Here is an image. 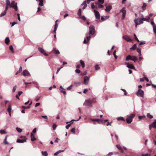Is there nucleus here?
I'll return each instance as SVG.
<instances>
[{"label": "nucleus", "instance_id": "nucleus-1", "mask_svg": "<svg viewBox=\"0 0 156 156\" xmlns=\"http://www.w3.org/2000/svg\"><path fill=\"white\" fill-rule=\"evenodd\" d=\"M135 117V115L134 114H131L129 116H127L126 119L127 123L128 124L131 123L133 119Z\"/></svg>", "mask_w": 156, "mask_h": 156}, {"label": "nucleus", "instance_id": "nucleus-2", "mask_svg": "<svg viewBox=\"0 0 156 156\" xmlns=\"http://www.w3.org/2000/svg\"><path fill=\"white\" fill-rule=\"evenodd\" d=\"M9 7L13 8L16 11H17L18 10L17 3L14 1H13L11 2Z\"/></svg>", "mask_w": 156, "mask_h": 156}, {"label": "nucleus", "instance_id": "nucleus-3", "mask_svg": "<svg viewBox=\"0 0 156 156\" xmlns=\"http://www.w3.org/2000/svg\"><path fill=\"white\" fill-rule=\"evenodd\" d=\"M89 35H93L95 32V27L94 26L90 25L89 27Z\"/></svg>", "mask_w": 156, "mask_h": 156}, {"label": "nucleus", "instance_id": "nucleus-4", "mask_svg": "<svg viewBox=\"0 0 156 156\" xmlns=\"http://www.w3.org/2000/svg\"><path fill=\"white\" fill-rule=\"evenodd\" d=\"M134 22L136 24V27L137 25H140L143 23L142 19H139L138 18L134 20Z\"/></svg>", "mask_w": 156, "mask_h": 156}, {"label": "nucleus", "instance_id": "nucleus-5", "mask_svg": "<svg viewBox=\"0 0 156 156\" xmlns=\"http://www.w3.org/2000/svg\"><path fill=\"white\" fill-rule=\"evenodd\" d=\"M83 105L84 106H87L88 107L92 106V103L90 101L89 99L86 100L84 103Z\"/></svg>", "mask_w": 156, "mask_h": 156}, {"label": "nucleus", "instance_id": "nucleus-6", "mask_svg": "<svg viewBox=\"0 0 156 156\" xmlns=\"http://www.w3.org/2000/svg\"><path fill=\"white\" fill-rule=\"evenodd\" d=\"M125 8L123 7L122 9L120 10V12H122V19H124L125 17L126 14V11L125 10Z\"/></svg>", "mask_w": 156, "mask_h": 156}, {"label": "nucleus", "instance_id": "nucleus-7", "mask_svg": "<svg viewBox=\"0 0 156 156\" xmlns=\"http://www.w3.org/2000/svg\"><path fill=\"white\" fill-rule=\"evenodd\" d=\"M144 92L140 89H139L136 94L138 96H140L143 97L144 96Z\"/></svg>", "mask_w": 156, "mask_h": 156}, {"label": "nucleus", "instance_id": "nucleus-8", "mask_svg": "<svg viewBox=\"0 0 156 156\" xmlns=\"http://www.w3.org/2000/svg\"><path fill=\"white\" fill-rule=\"evenodd\" d=\"M38 49L40 52L43 54L44 55L46 56H48V55L45 52V51L42 48L39 47L38 48Z\"/></svg>", "mask_w": 156, "mask_h": 156}, {"label": "nucleus", "instance_id": "nucleus-9", "mask_svg": "<svg viewBox=\"0 0 156 156\" xmlns=\"http://www.w3.org/2000/svg\"><path fill=\"white\" fill-rule=\"evenodd\" d=\"M95 17L97 19H99L100 18V16L99 12L96 10H94Z\"/></svg>", "mask_w": 156, "mask_h": 156}, {"label": "nucleus", "instance_id": "nucleus-10", "mask_svg": "<svg viewBox=\"0 0 156 156\" xmlns=\"http://www.w3.org/2000/svg\"><path fill=\"white\" fill-rule=\"evenodd\" d=\"M89 77L87 76H85L84 78V83L86 85H87L88 83V81L89 80Z\"/></svg>", "mask_w": 156, "mask_h": 156}, {"label": "nucleus", "instance_id": "nucleus-11", "mask_svg": "<svg viewBox=\"0 0 156 156\" xmlns=\"http://www.w3.org/2000/svg\"><path fill=\"white\" fill-rule=\"evenodd\" d=\"M23 75L25 76H29L30 75L28 71L26 69L24 70L23 72Z\"/></svg>", "mask_w": 156, "mask_h": 156}, {"label": "nucleus", "instance_id": "nucleus-12", "mask_svg": "<svg viewBox=\"0 0 156 156\" xmlns=\"http://www.w3.org/2000/svg\"><path fill=\"white\" fill-rule=\"evenodd\" d=\"M6 7H5L6 10H8V8H9V6L10 7V5L11 4V3H10V2L9 0H6Z\"/></svg>", "mask_w": 156, "mask_h": 156}, {"label": "nucleus", "instance_id": "nucleus-13", "mask_svg": "<svg viewBox=\"0 0 156 156\" xmlns=\"http://www.w3.org/2000/svg\"><path fill=\"white\" fill-rule=\"evenodd\" d=\"M123 38L125 40H126V41H128L131 42L132 41V40L131 39L127 36H124L123 37Z\"/></svg>", "mask_w": 156, "mask_h": 156}, {"label": "nucleus", "instance_id": "nucleus-14", "mask_svg": "<svg viewBox=\"0 0 156 156\" xmlns=\"http://www.w3.org/2000/svg\"><path fill=\"white\" fill-rule=\"evenodd\" d=\"M76 120H74V119H73L70 122H66V124H68L69 123H71L69 124L68 125H66V128L67 129H68L69 128L70 126L71 125V124L72 123H73V122H72V121H76Z\"/></svg>", "mask_w": 156, "mask_h": 156}, {"label": "nucleus", "instance_id": "nucleus-15", "mask_svg": "<svg viewBox=\"0 0 156 156\" xmlns=\"http://www.w3.org/2000/svg\"><path fill=\"white\" fill-rule=\"evenodd\" d=\"M81 5H83V9H85L87 6V1H85L82 3L81 4Z\"/></svg>", "mask_w": 156, "mask_h": 156}, {"label": "nucleus", "instance_id": "nucleus-16", "mask_svg": "<svg viewBox=\"0 0 156 156\" xmlns=\"http://www.w3.org/2000/svg\"><path fill=\"white\" fill-rule=\"evenodd\" d=\"M52 51L56 55L59 54L60 53L59 51L58 50H57L55 48L53 49Z\"/></svg>", "mask_w": 156, "mask_h": 156}, {"label": "nucleus", "instance_id": "nucleus-17", "mask_svg": "<svg viewBox=\"0 0 156 156\" xmlns=\"http://www.w3.org/2000/svg\"><path fill=\"white\" fill-rule=\"evenodd\" d=\"M26 142V140H25V139L21 140L20 139H18L16 140V142L19 143H23Z\"/></svg>", "mask_w": 156, "mask_h": 156}, {"label": "nucleus", "instance_id": "nucleus-18", "mask_svg": "<svg viewBox=\"0 0 156 156\" xmlns=\"http://www.w3.org/2000/svg\"><path fill=\"white\" fill-rule=\"evenodd\" d=\"M112 9V6L110 5H108L106 7L105 10L107 12H109L110 10Z\"/></svg>", "mask_w": 156, "mask_h": 156}, {"label": "nucleus", "instance_id": "nucleus-19", "mask_svg": "<svg viewBox=\"0 0 156 156\" xmlns=\"http://www.w3.org/2000/svg\"><path fill=\"white\" fill-rule=\"evenodd\" d=\"M116 147L120 150L122 153H123L124 151L122 148L121 147V146L119 145H116Z\"/></svg>", "mask_w": 156, "mask_h": 156}, {"label": "nucleus", "instance_id": "nucleus-20", "mask_svg": "<svg viewBox=\"0 0 156 156\" xmlns=\"http://www.w3.org/2000/svg\"><path fill=\"white\" fill-rule=\"evenodd\" d=\"M109 16H102L101 17V20L102 21H104L105 20H107L109 18Z\"/></svg>", "mask_w": 156, "mask_h": 156}, {"label": "nucleus", "instance_id": "nucleus-21", "mask_svg": "<svg viewBox=\"0 0 156 156\" xmlns=\"http://www.w3.org/2000/svg\"><path fill=\"white\" fill-rule=\"evenodd\" d=\"M31 140L32 141H34L36 140V139L34 135L32 133H31Z\"/></svg>", "mask_w": 156, "mask_h": 156}, {"label": "nucleus", "instance_id": "nucleus-22", "mask_svg": "<svg viewBox=\"0 0 156 156\" xmlns=\"http://www.w3.org/2000/svg\"><path fill=\"white\" fill-rule=\"evenodd\" d=\"M126 66L128 68L134 69L135 70L134 66L132 64H129L128 65H127Z\"/></svg>", "mask_w": 156, "mask_h": 156}, {"label": "nucleus", "instance_id": "nucleus-23", "mask_svg": "<svg viewBox=\"0 0 156 156\" xmlns=\"http://www.w3.org/2000/svg\"><path fill=\"white\" fill-rule=\"evenodd\" d=\"M36 1H39V5L41 6H42L43 5V0H36Z\"/></svg>", "mask_w": 156, "mask_h": 156}, {"label": "nucleus", "instance_id": "nucleus-24", "mask_svg": "<svg viewBox=\"0 0 156 156\" xmlns=\"http://www.w3.org/2000/svg\"><path fill=\"white\" fill-rule=\"evenodd\" d=\"M58 27V24L57 23H55V25L54 30L53 31V33H55V34L56 33V30L57 29Z\"/></svg>", "mask_w": 156, "mask_h": 156}, {"label": "nucleus", "instance_id": "nucleus-25", "mask_svg": "<svg viewBox=\"0 0 156 156\" xmlns=\"http://www.w3.org/2000/svg\"><path fill=\"white\" fill-rule=\"evenodd\" d=\"M136 48V44H134L132 46V47L130 48L131 50H134Z\"/></svg>", "mask_w": 156, "mask_h": 156}, {"label": "nucleus", "instance_id": "nucleus-26", "mask_svg": "<svg viewBox=\"0 0 156 156\" xmlns=\"http://www.w3.org/2000/svg\"><path fill=\"white\" fill-rule=\"evenodd\" d=\"M104 0H98V2H96L95 3L96 4H103L104 3Z\"/></svg>", "mask_w": 156, "mask_h": 156}, {"label": "nucleus", "instance_id": "nucleus-27", "mask_svg": "<svg viewBox=\"0 0 156 156\" xmlns=\"http://www.w3.org/2000/svg\"><path fill=\"white\" fill-rule=\"evenodd\" d=\"M7 10H6V8H5V10L4 11V12L2 13L0 15V17H2L3 16H4L6 13V12Z\"/></svg>", "mask_w": 156, "mask_h": 156}, {"label": "nucleus", "instance_id": "nucleus-28", "mask_svg": "<svg viewBox=\"0 0 156 156\" xmlns=\"http://www.w3.org/2000/svg\"><path fill=\"white\" fill-rule=\"evenodd\" d=\"M22 70V68L21 66H20L19 70H18L16 73V75H17L18 74L20 73Z\"/></svg>", "mask_w": 156, "mask_h": 156}, {"label": "nucleus", "instance_id": "nucleus-29", "mask_svg": "<svg viewBox=\"0 0 156 156\" xmlns=\"http://www.w3.org/2000/svg\"><path fill=\"white\" fill-rule=\"evenodd\" d=\"M91 102L92 103V104L93 103H95L96 102V98H93L92 99H89Z\"/></svg>", "mask_w": 156, "mask_h": 156}, {"label": "nucleus", "instance_id": "nucleus-30", "mask_svg": "<svg viewBox=\"0 0 156 156\" xmlns=\"http://www.w3.org/2000/svg\"><path fill=\"white\" fill-rule=\"evenodd\" d=\"M11 106L10 104H9L8 106V108L7 109V111L8 112H11Z\"/></svg>", "mask_w": 156, "mask_h": 156}, {"label": "nucleus", "instance_id": "nucleus-31", "mask_svg": "<svg viewBox=\"0 0 156 156\" xmlns=\"http://www.w3.org/2000/svg\"><path fill=\"white\" fill-rule=\"evenodd\" d=\"M7 137H8V136L6 135L5 136V138L4 139V140L3 143H4V144L5 145L7 144H8V142L7 141Z\"/></svg>", "mask_w": 156, "mask_h": 156}, {"label": "nucleus", "instance_id": "nucleus-32", "mask_svg": "<svg viewBox=\"0 0 156 156\" xmlns=\"http://www.w3.org/2000/svg\"><path fill=\"white\" fill-rule=\"evenodd\" d=\"M152 125L153 128L156 129V120L152 123Z\"/></svg>", "mask_w": 156, "mask_h": 156}, {"label": "nucleus", "instance_id": "nucleus-33", "mask_svg": "<svg viewBox=\"0 0 156 156\" xmlns=\"http://www.w3.org/2000/svg\"><path fill=\"white\" fill-rule=\"evenodd\" d=\"M64 151V150H62H62H59V151H57V152H56V153H55L54 154V155L55 156L57 155L60 153L62 152H63Z\"/></svg>", "mask_w": 156, "mask_h": 156}, {"label": "nucleus", "instance_id": "nucleus-34", "mask_svg": "<svg viewBox=\"0 0 156 156\" xmlns=\"http://www.w3.org/2000/svg\"><path fill=\"white\" fill-rule=\"evenodd\" d=\"M117 120L119 121L120 120H122L123 121H125V119L123 117H120L118 118Z\"/></svg>", "mask_w": 156, "mask_h": 156}, {"label": "nucleus", "instance_id": "nucleus-35", "mask_svg": "<svg viewBox=\"0 0 156 156\" xmlns=\"http://www.w3.org/2000/svg\"><path fill=\"white\" fill-rule=\"evenodd\" d=\"M81 9H79L78 12L77 14L80 18V17L81 16Z\"/></svg>", "mask_w": 156, "mask_h": 156}, {"label": "nucleus", "instance_id": "nucleus-36", "mask_svg": "<svg viewBox=\"0 0 156 156\" xmlns=\"http://www.w3.org/2000/svg\"><path fill=\"white\" fill-rule=\"evenodd\" d=\"M98 5V6L96 7V8H102L104 7V6L103 5L99 4H97Z\"/></svg>", "mask_w": 156, "mask_h": 156}, {"label": "nucleus", "instance_id": "nucleus-37", "mask_svg": "<svg viewBox=\"0 0 156 156\" xmlns=\"http://www.w3.org/2000/svg\"><path fill=\"white\" fill-rule=\"evenodd\" d=\"M131 60L133 61L134 62L137 60V58L136 56H132Z\"/></svg>", "mask_w": 156, "mask_h": 156}, {"label": "nucleus", "instance_id": "nucleus-38", "mask_svg": "<svg viewBox=\"0 0 156 156\" xmlns=\"http://www.w3.org/2000/svg\"><path fill=\"white\" fill-rule=\"evenodd\" d=\"M10 41L9 39V37H7L5 40V43L6 44H8Z\"/></svg>", "mask_w": 156, "mask_h": 156}, {"label": "nucleus", "instance_id": "nucleus-39", "mask_svg": "<svg viewBox=\"0 0 156 156\" xmlns=\"http://www.w3.org/2000/svg\"><path fill=\"white\" fill-rule=\"evenodd\" d=\"M132 56L130 55H128L127 56L126 58V60L127 61H128L129 60H131V59Z\"/></svg>", "mask_w": 156, "mask_h": 156}, {"label": "nucleus", "instance_id": "nucleus-40", "mask_svg": "<svg viewBox=\"0 0 156 156\" xmlns=\"http://www.w3.org/2000/svg\"><path fill=\"white\" fill-rule=\"evenodd\" d=\"M80 63L81 65H82V67L84 68L85 66V64L84 63V62L82 60H80Z\"/></svg>", "mask_w": 156, "mask_h": 156}, {"label": "nucleus", "instance_id": "nucleus-41", "mask_svg": "<svg viewBox=\"0 0 156 156\" xmlns=\"http://www.w3.org/2000/svg\"><path fill=\"white\" fill-rule=\"evenodd\" d=\"M41 153L42 154L45 156H47L48 155V154L47 152L45 151H42Z\"/></svg>", "mask_w": 156, "mask_h": 156}, {"label": "nucleus", "instance_id": "nucleus-42", "mask_svg": "<svg viewBox=\"0 0 156 156\" xmlns=\"http://www.w3.org/2000/svg\"><path fill=\"white\" fill-rule=\"evenodd\" d=\"M147 116L148 118H149V119H152L153 118V116L152 115H151L149 113H147Z\"/></svg>", "mask_w": 156, "mask_h": 156}, {"label": "nucleus", "instance_id": "nucleus-43", "mask_svg": "<svg viewBox=\"0 0 156 156\" xmlns=\"http://www.w3.org/2000/svg\"><path fill=\"white\" fill-rule=\"evenodd\" d=\"M147 6V5L145 3H144L143 5L142 6V8L143 10H145V9L146 7Z\"/></svg>", "mask_w": 156, "mask_h": 156}, {"label": "nucleus", "instance_id": "nucleus-44", "mask_svg": "<svg viewBox=\"0 0 156 156\" xmlns=\"http://www.w3.org/2000/svg\"><path fill=\"white\" fill-rule=\"evenodd\" d=\"M9 48L10 50L13 53L14 51H13V47L12 45H10L9 47Z\"/></svg>", "mask_w": 156, "mask_h": 156}, {"label": "nucleus", "instance_id": "nucleus-45", "mask_svg": "<svg viewBox=\"0 0 156 156\" xmlns=\"http://www.w3.org/2000/svg\"><path fill=\"white\" fill-rule=\"evenodd\" d=\"M16 129L17 131L18 132H19V133L21 132L22 131V129H20V128H18V127H17L16 128Z\"/></svg>", "mask_w": 156, "mask_h": 156}, {"label": "nucleus", "instance_id": "nucleus-46", "mask_svg": "<svg viewBox=\"0 0 156 156\" xmlns=\"http://www.w3.org/2000/svg\"><path fill=\"white\" fill-rule=\"evenodd\" d=\"M0 133L2 134H6V132L4 130L2 129L0 131Z\"/></svg>", "mask_w": 156, "mask_h": 156}, {"label": "nucleus", "instance_id": "nucleus-47", "mask_svg": "<svg viewBox=\"0 0 156 156\" xmlns=\"http://www.w3.org/2000/svg\"><path fill=\"white\" fill-rule=\"evenodd\" d=\"M91 120L93 122H99L100 121V120L98 119H92Z\"/></svg>", "mask_w": 156, "mask_h": 156}, {"label": "nucleus", "instance_id": "nucleus-48", "mask_svg": "<svg viewBox=\"0 0 156 156\" xmlns=\"http://www.w3.org/2000/svg\"><path fill=\"white\" fill-rule=\"evenodd\" d=\"M153 29L154 33L156 34V26H153Z\"/></svg>", "mask_w": 156, "mask_h": 156}, {"label": "nucleus", "instance_id": "nucleus-49", "mask_svg": "<svg viewBox=\"0 0 156 156\" xmlns=\"http://www.w3.org/2000/svg\"><path fill=\"white\" fill-rule=\"evenodd\" d=\"M115 53H116V51L115 50V51H114V52H113V55H114V56L115 57V59H117V56L116 55Z\"/></svg>", "mask_w": 156, "mask_h": 156}, {"label": "nucleus", "instance_id": "nucleus-50", "mask_svg": "<svg viewBox=\"0 0 156 156\" xmlns=\"http://www.w3.org/2000/svg\"><path fill=\"white\" fill-rule=\"evenodd\" d=\"M113 154V153L112 152H109L107 154L105 155V156H112Z\"/></svg>", "mask_w": 156, "mask_h": 156}, {"label": "nucleus", "instance_id": "nucleus-51", "mask_svg": "<svg viewBox=\"0 0 156 156\" xmlns=\"http://www.w3.org/2000/svg\"><path fill=\"white\" fill-rule=\"evenodd\" d=\"M95 69L96 70H98L100 69V67L98 66V65H97L95 66Z\"/></svg>", "mask_w": 156, "mask_h": 156}, {"label": "nucleus", "instance_id": "nucleus-52", "mask_svg": "<svg viewBox=\"0 0 156 156\" xmlns=\"http://www.w3.org/2000/svg\"><path fill=\"white\" fill-rule=\"evenodd\" d=\"M134 37L135 40H136L138 42H139L140 41H139V40L137 38V37H136V35L135 34H134Z\"/></svg>", "mask_w": 156, "mask_h": 156}, {"label": "nucleus", "instance_id": "nucleus-53", "mask_svg": "<svg viewBox=\"0 0 156 156\" xmlns=\"http://www.w3.org/2000/svg\"><path fill=\"white\" fill-rule=\"evenodd\" d=\"M80 18H81L83 20L85 21L86 20V18L84 16H82L80 17Z\"/></svg>", "mask_w": 156, "mask_h": 156}, {"label": "nucleus", "instance_id": "nucleus-54", "mask_svg": "<svg viewBox=\"0 0 156 156\" xmlns=\"http://www.w3.org/2000/svg\"><path fill=\"white\" fill-rule=\"evenodd\" d=\"M75 128H72V129L71 130V131L72 133H75Z\"/></svg>", "mask_w": 156, "mask_h": 156}, {"label": "nucleus", "instance_id": "nucleus-55", "mask_svg": "<svg viewBox=\"0 0 156 156\" xmlns=\"http://www.w3.org/2000/svg\"><path fill=\"white\" fill-rule=\"evenodd\" d=\"M16 89V86H15L14 87H13V89H12V91L13 92H15Z\"/></svg>", "mask_w": 156, "mask_h": 156}, {"label": "nucleus", "instance_id": "nucleus-56", "mask_svg": "<svg viewBox=\"0 0 156 156\" xmlns=\"http://www.w3.org/2000/svg\"><path fill=\"white\" fill-rule=\"evenodd\" d=\"M121 90L124 92V94L125 95H126L127 94V92L125 90L123 89H121Z\"/></svg>", "mask_w": 156, "mask_h": 156}, {"label": "nucleus", "instance_id": "nucleus-57", "mask_svg": "<svg viewBox=\"0 0 156 156\" xmlns=\"http://www.w3.org/2000/svg\"><path fill=\"white\" fill-rule=\"evenodd\" d=\"M91 8H92V9H94L95 8H96V7H95L94 4L93 3H92L91 4Z\"/></svg>", "mask_w": 156, "mask_h": 156}, {"label": "nucleus", "instance_id": "nucleus-58", "mask_svg": "<svg viewBox=\"0 0 156 156\" xmlns=\"http://www.w3.org/2000/svg\"><path fill=\"white\" fill-rule=\"evenodd\" d=\"M73 86L72 85H70V86H69V87H68L67 89V90H70L72 89V87Z\"/></svg>", "mask_w": 156, "mask_h": 156}, {"label": "nucleus", "instance_id": "nucleus-59", "mask_svg": "<svg viewBox=\"0 0 156 156\" xmlns=\"http://www.w3.org/2000/svg\"><path fill=\"white\" fill-rule=\"evenodd\" d=\"M75 72L76 73H79L80 72V71L79 69H76L75 70Z\"/></svg>", "mask_w": 156, "mask_h": 156}, {"label": "nucleus", "instance_id": "nucleus-60", "mask_svg": "<svg viewBox=\"0 0 156 156\" xmlns=\"http://www.w3.org/2000/svg\"><path fill=\"white\" fill-rule=\"evenodd\" d=\"M57 127V125L56 124H54L53 125V129L54 130H55L56 127Z\"/></svg>", "mask_w": 156, "mask_h": 156}, {"label": "nucleus", "instance_id": "nucleus-61", "mask_svg": "<svg viewBox=\"0 0 156 156\" xmlns=\"http://www.w3.org/2000/svg\"><path fill=\"white\" fill-rule=\"evenodd\" d=\"M145 43V41H142L139 44V45H142V44H144Z\"/></svg>", "mask_w": 156, "mask_h": 156}, {"label": "nucleus", "instance_id": "nucleus-62", "mask_svg": "<svg viewBox=\"0 0 156 156\" xmlns=\"http://www.w3.org/2000/svg\"><path fill=\"white\" fill-rule=\"evenodd\" d=\"M142 155H143L144 156H151V154H142Z\"/></svg>", "mask_w": 156, "mask_h": 156}, {"label": "nucleus", "instance_id": "nucleus-63", "mask_svg": "<svg viewBox=\"0 0 156 156\" xmlns=\"http://www.w3.org/2000/svg\"><path fill=\"white\" fill-rule=\"evenodd\" d=\"M17 16H18V20H19L20 21V14L19 13H17Z\"/></svg>", "mask_w": 156, "mask_h": 156}, {"label": "nucleus", "instance_id": "nucleus-64", "mask_svg": "<svg viewBox=\"0 0 156 156\" xmlns=\"http://www.w3.org/2000/svg\"><path fill=\"white\" fill-rule=\"evenodd\" d=\"M60 92L62 93H63L64 94H66V92L65 90H61Z\"/></svg>", "mask_w": 156, "mask_h": 156}]
</instances>
